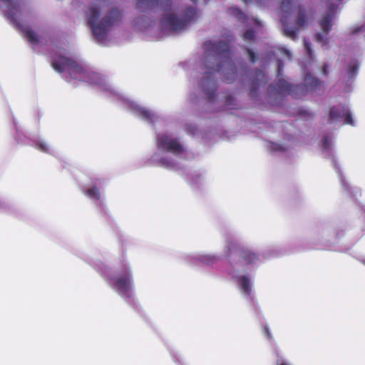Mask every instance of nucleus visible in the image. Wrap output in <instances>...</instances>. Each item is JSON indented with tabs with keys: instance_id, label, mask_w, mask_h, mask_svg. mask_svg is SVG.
Masks as SVG:
<instances>
[{
	"instance_id": "f257e3e1",
	"label": "nucleus",
	"mask_w": 365,
	"mask_h": 365,
	"mask_svg": "<svg viewBox=\"0 0 365 365\" xmlns=\"http://www.w3.org/2000/svg\"><path fill=\"white\" fill-rule=\"evenodd\" d=\"M238 71L232 58L227 42L208 41L205 43V52L192 73V78L203 93L211 112L232 110L239 104L232 94L217 93V80L221 77L228 83L238 78Z\"/></svg>"
},
{
	"instance_id": "f03ea898",
	"label": "nucleus",
	"mask_w": 365,
	"mask_h": 365,
	"mask_svg": "<svg viewBox=\"0 0 365 365\" xmlns=\"http://www.w3.org/2000/svg\"><path fill=\"white\" fill-rule=\"evenodd\" d=\"M136 8L143 14L135 19L138 30L154 40L180 34L199 18L195 6H177L173 0H136Z\"/></svg>"
},
{
	"instance_id": "7ed1b4c3",
	"label": "nucleus",
	"mask_w": 365,
	"mask_h": 365,
	"mask_svg": "<svg viewBox=\"0 0 365 365\" xmlns=\"http://www.w3.org/2000/svg\"><path fill=\"white\" fill-rule=\"evenodd\" d=\"M225 245L222 255L192 253L185 255L184 259L192 265L212 266L224 257L230 263L227 274L231 277L241 294L255 307L252 293V276L243 266H255L261 262L259 255L249 247H241L237 236L232 231L223 233Z\"/></svg>"
},
{
	"instance_id": "20e7f679",
	"label": "nucleus",
	"mask_w": 365,
	"mask_h": 365,
	"mask_svg": "<svg viewBox=\"0 0 365 365\" xmlns=\"http://www.w3.org/2000/svg\"><path fill=\"white\" fill-rule=\"evenodd\" d=\"M51 58L52 67L66 81L71 83L82 81L98 86L108 98L148 124L155 125L163 120L157 112L140 106L119 92L104 76L92 71L81 61L68 58L61 51L51 53Z\"/></svg>"
},
{
	"instance_id": "39448f33",
	"label": "nucleus",
	"mask_w": 365,
	"mask_h": 365,
	"mask_svg": "<svg viewBox=\"0 0 365 365\" xmlns=\"http://www.w3.org/2000/svg\"><path fill=\"white\" fill-rule=\"evenodd\" d=\"M304 46L307 57L304 61H300V66L304 73V84L291 85L284 79L280 78L282 76L284 63L279 58L277 59V82L274 86L270 85L268 88L269 98L274 106H280L286 96L299 99L304 97L309 92L317 93L322 88V82L318 78L312 76L311 73L317 70L319 66L317 65L313 56L311 43L306 38L304 39Z\"/></svg>"
},
{
	"instance_id": "423d86ee",
	"label": "nucleus",
	"mask_w": 365,
	"mask_h": 365,
	"mask_svg": "<svg viewBox=\"0 0 365 365\" xmlns=\"http://www.w3.org/2000/svg\"><path fill=\"white\" fill-rule=\"evenodd\" d=\"M155 146L157 150L150 156L149 161L169 170H183L185 166L179 160H191L194 158V154L182 139L171 133H157Z\"/></svg>"
},
{
	"instance_id": "0eeeda50",
	"label": "nucleus",
	"mask_w": 365,
	"mask_h": 365,
	"mask_svg": "<svg viewBox=\"0 0 365 365\" xmlns=\"http://www.w3.org/2000/svg\"><path fill=\"white\" fill-rule=\"evenodd\" d=\"M111 4L110 0H93L86 10V22L92 31L94 40L102 46L108 44V34L122 21L121 11L114 6L110 8L101 19V12Z\"/></svg>"
},
{
	"instance_id": "6e6552de",
	"label": "nucleus",
	"mask_w": 365,
	"mask_h": 365,
	"mask_svg": "<svg viewBox=\"0 0 365 365\" xmlns=\"http://www.w3.org/2000/svg\"><path fill=\"white\" fill-rule=\"evenodd\" d=\"M94 268L105 279L108 285L130 306L138 309L135 297L134 281L131 267L126 257H120V264L115 273H113L102 262L93 264Z\"/></svg>"
},
{
	"instance_id": "1a4fd4ad",
	"label": "nucleus",
	"mask_w": 365,
	"mask_h": 365,
	"mask_svg": "<svg viewBox=\"0 0 365 365\" xmlns=\"http://www.w3.org/2000/svg\"><path fill=\"white\" fill-rule=\"evenodd\" d=\"M0 10L37 52L41 51L44 39L34 31L27 23L32 22L33 14L23 0H0Z\"/></svg>"
},
{
	"instance_id": "9d476101",
	"label": "nucleus",
	"mask_w": 365,
	"mask_h": 365,
	"mask_svg": "<svg viewBox=\"0 0 365 365\" xmlns=\"http://www.w3.org/2000/svg\"><path fill=\"white\" fill-rule=\"evenodd\" d=\"M284 34L294 40L299 29L307 24V16L299 0H283L279 13Z\"/></svg>"
},
{
	"instance_id": "9b49d317",
	"label": "nucleus",
	"mask_w": 365,
	"mask_h": 365,
	"mask_svg": "<svg viewBox=\"0 0 365 365\" xmlns=\"http://www.w3.org/2000/svg\"><path fill=\"white\" fill-rule=\"evenodd\" d=\"M333 140H334V135L333 134H327L324 135L322 137V153L324 155L325 158L330 159L331 161V163L333 164V166L338 175V177L339 178V180L341 182V186L344 191H346L347 193H349L351 196H355L357 193V191L356 189H353L349 184L348 182H346V179L344 178L340 167L336 161V159L335 158L334 151L333 149Z\"/></svg>"
},
{
	"instance_id": "f8f14e48",
	"label": "nucleus",
	"mask_w": 365,
	"mask_h": 365,
	"mask_svg": "<svg viewBox=\"0 0 365 365\" xmlns=\"http://www.w3.org/2000/svg\"><path fill=\"white\" fill-rule=\"evenodd\" d=\"M230 13L238 21L243 22L245 24L247 29L243 34V38L245 41H252L255 40L257 34L262 32L263 24L258 19L254 17L247 16L237 7L230 8Z\"/></svg>"
},
{
	"instance_id": "ddd939ff",
	"label": "nucleus",
	"mask_w": 365,
	"mask_h": 365,
	"mask_svg": "<svg viewBox=\"0 0 365 365\" xmlns=\"http://www.w3.org/2000/svg\"><path fill=\"white\" fill-rule=\"evenodd\" d=\"M343 0H328L329 6L326 14L320 21L319 25L324 34L317 33L316 34V40L322 43V46L325 49L328 43L327 35L331 29L332 22L336 17L337 8Z\"/></svg>"
},
{
	"instance_id": "4468645a",
	"label": "nucleus",
	"mask_w": 365,
	"mask_h": 365,
	"mask_svg": "<svg viewBox=\"0 0 365 365\" xmlns=\"http://www.w3.org/2000/svg\"><path fill=\"white\" fill-rule=\"evenodd\" d=\"M347 61L341 71L339 83L343 86L345 93H350L353 90L354 83L358 74L359 63L356 58L347 59Z\"/></svg>"
},
{
	"instance_id": "2eb2a0df",
	"label": "nucleus",
	"mask_w": 365,
	"mask_h": 365,
	"mask_svg": "<svg viewBox=\"0 0 365 365\" xmlns=\"http://www.w3.org/2000/svg\"><path fill=\"white\" fill-rule=\"evenodd\" d=\"M329 123L334 126H339L342 124L354 125L350 108L345 104H339L332 106L329 111Z\"/></svg>"
},
{
	"instance_id": "dca6fc26",
	"label": "nucleus",
	"mask_w": 365,
	"mask_h": 365,
	"mask_svg": "<svg viewBox=\"0 0 365 365\" xmlns=\"http://www.w3.org/2000/svg\"><path fill=\"white\" fill-rule=\"evenodd\" d=\"M251 86L250 90V96L252 98L257 97L259 91L262 86H264L268 82V76L262 70L255 71V75L251 77Z\"/></svg>"
},
{
	"instance_id": "f3484780",
	"label": "nucleus",
	"mask_w": 365,
	"mask_h": 365,
	"mask_svg": "<svg viewBox=\"0 0 365 365\" xmlns=\"http://www.w3.org/2000/svg\"><path fill=\"white\" fill-rule=\"evenodd\" d=\"M349 41L353 42V47L361 48L365 46V23L356 24L351 29Z\"/></svg>"
},
{
	"instance_id": "a211bd4d",
	"label": "nucleus",
	"mask_w": 365,
	"mask_h": 365,
	"mask_svg": "<svg viewBox=\"0 0 365 365\" xmlns=\"http://www.w3.org/2000/svg\"><path fill=\"white\" fill-rule=\"evenodd\" d=\"M100 184L99 180L92 182L89 185H85L83 187V192L84 194L93 200L96 206H101L103 207V200L101 197L99 190L97 188V185Z\"/></svg>"
},
{
	"instance_id": "6ab92c4d",
	"label": "nucleus",
	"mask_w": 365,
	"mask_h": 365,
	"mask_svg": "<svg viewBox=\"0 0 365 365\" xmlns=\"http://www.w3.org/2000/svg\"><path fill=\"white\" fill-rule=\"evenodd\" d=\"M31 140L32 142L31 145L35 146L39 150L58 158V153L53 148H51L43 138L36 136Z\"/></svg>"
},
{
	"instance_id": "aec40b11",
	"label": "nucleus",
	"mask_w": 365,
	"mask_h": 365,
	"mask_svg": "<svg viewBox=\"0 0 365 365\" xmlns=\"http://www.w3.org/2000/svg\"><path fill=\"white\" fill-rule=\"evenodd\" d=\"M268 149L273 153H284L287 150V148L284 145H281L274 142H269L267 145Z\"/></svg>"
},
{
	"instance_id": "412c9836",
	"label": "nucleus",
	"mask_w": 365,
	"mask_h": 365,
	"mask_svg": "<svg viewBox=\"0 0 365 365\" xmlns=\"http://www.w3.org/2000/svg\"><path fill=\"white\" fill-rule=\"evenodd\" d=\"M298 115L299 118L304 120H308L310 119H312L313 118V113L310 112L309 110L305 108H300L298 110Z\"/></svg>"
},
{
	"instance_id": "4be33fe9",
	"label": "nucleus",
	"mask_w": 365,
	"mask_h": 365,
	"mask_svg": "<svg viewBox=\"0 0 365 365\" xmlns=\"http://www.w3.org/2000/svg\"><path fill=\"white\" fill-rule=\"evenodd\" d=\"M200 178H201V175L196 172H195L194 173L190 174V175H187L185 176V180L190 184L198 183Z\"/></svg>"
},
{
	"instance_id": "5701e85b",
	"label": "nucleus",
	"mask_w": 365,
	"mask_h": 365,
	"mask_svg": "<svg viewBox=\"0 0 365 365\" xmlns=\"http://www.w3.org/2000/svg\"><path fill=\"white\" fill-rule=\"evenodd\" d=\"M186 131L189 135L195 136L197 138L200 137L198 133V128L194 124H188L186 125Z\"/></svg>"
},
{
	"instance_id": "b1692460",
	"label": "nucleus",
	"mask_w": 365,
	"mask_h": 365,
	"mask_svg": "<svg viewBox=\"0 0 365 365\" xmlns=\"http://www.w3.org/2000/svg\"><path fill=\"white\" fill-rule=\"evenodd\" d=\"M11 205L5 200H0V212L11 213Z\"/></svg>"
},
{
	"instance_id": "393cba45",
	"label": "nucleus",
	"mask_w": 365,
	"mask_h": 365,
	"mask_svg": "<svg viewBox=\"0 0 365 365\" xmlns=\"http://www.w3.org/2000/svg\"><path fill=\"white\" fill-rule=\"evenodd\" d=\"M276 51L283 57L287 58L288 60H291L292 58V53L284 47H277Z\"/></svg>"
},
{
	"instance_id": "a878e982",
	"label": "nucleus",
	"mask_w": 365,
	"mask_h": 365,
	"mask_svg": "<svg viewBox=\"0 0 365 365\" xmlns=\"http://www.w3.org/2000/svg\"><path fill=\"white\" fill-rule=\"evenodd\" d=\"M277 365H292L289 363V361L282 357L278 352H277Z\"/></svg>"
},
{
	"instance_id": "bb28decb",
	"label": "nucleus",
	"mask_w": 365,
	"mask_h": 365,
	"mask_svg": "<svg viewBox=\"0 0 365 365\" xmlns=\"http://www.w3.org/2000/svg\"><path fill=\"white\" fill-rule=\"evenodd\" d=\"M247 56H248L250 62L255 63L257 61V56H256L255 53L252 49L247 48Z\"/></svg>"
},
{
	"instance_id": "cd10ccee",
	"label": "nucleus",
	"mask_w": 365,
	"mask_h": 365,
	"mask_svg": "<svg viewBox=\"0 0 365 365\" xmlns=\"http://www.w3.org/2000/svg\"><path fill=\"white\" fill-rule=\"evenodd\" d=\"M241 70H242V76H246V77H250V73L247 69V66H246V63L245 62H243L242 66H241Z\"/></svg>"
},
{
	"instance_id": "c85d7f7f",
	"label": "nucleus",
	"mask_w": 365,
	"mask_h": 365,
	"mask_svg": "<svg viewBox=\"0 0 365 365\" xmlns=\"http://www.w3.org/2000/svg\"><path fill=\"white\" fill-rule=\"evenodd\" d=\"M264 334L267 336V339H271V333L269 328L267 326H264L263 328Z\"/></svg>"
},
{
	"instance_id": "c756f323",
	"label": "nucleus",
	"mask_w": 365,
	"mask_h": 365,
	"mask_svg": "<svg viewBox=\"0 0 365 365\" xmlns=\"http://www.w3.org/2000/svg\"><path fill=\"white\" fill-rule=\"evenodd\" d=\"M14 125H15L16 130V131H17V133H18L17 140H18L19 142L21 143H26V142H24V141L21 139V135H20V133H20V131H19V128H18V127H17V125H16V124L15 123H14Z\"/></svg>"
},
{
	"instance_id": "7c9ffc66",
	"label": "nucleus",
	"mask_w": 365,
	"mask_h": 365,
	"mask_svg": "<svg viewBox=\"0 0 365 365\" xmlns=\"http://www.w3.org/2000/svg\"><path fill=\"white\" fill-rule=\"evenodd\" d=\"M327 68H328V65H327V64H324V65L323 66V68H322V73H323L324 76H326V75H327V74H328V70H327Z\"/></svg>"
},
{
	"instance_id": "2f4dec72",
	"label": "nucleus",
	"mask_w": 365,
	"mask_h": 365,
	"mask_svg": "<svg viewBox=\"0 0 365 365\" xmlns=\"http://www.w3.org/2000/svg\"><path fill=\"white\" fill-rule=\"evenodd\" d=\"M274 52L272 51L268 54V56L267 57V58L268 60H271V59H272V56H274Z\"/></svg>"
},
{
	"instance_id": "473e14b6",
	"label": "nucleus",
	"mask_w": 365,
	"mask_h": 365,
	"mask_svg": "<svg viewBox=\"0 0 365 365\" xmlns=\"http://www.w3.org/2000/svg\"><path fill=\"white\" fill-rule=\"evenodd\" d=\"M274 254H270V255H264V258H267V257H274Z\"/></svg>"
},
{
	"instance_id": "72a5a7b5",
	"label": "nucleus",
	"mask_w": 365,
	"mask_h": 365,
	"mask_svg": "<svg viewBox=\"0 0 365 365\" xmlns=\"http://www.w3.org/2000/svg\"><path fill=\"white\" fill-rule=\"evenodd\" d=\"M192 2L195 3L197 0H190Z\"/></svg>"
},
{
	"instance_id": "f704fd0d",
	"label": "nucleus",
	"mask_w": 365,
	"mask_h": 365,
	"mask_svg": "<svg viewBox=\"0 0 365 365\" xmlns=\"http://www.w3.org/2000/svg\"><path fill=\"white\" fill-rule=\"evenodd\" d=\"M176 360H177V361H178V363H180V359H177Z\"/></svg>"
},
{
	"instance_id": "c9c22d12",
	"label": "nucleus",
	"mask_w": 365,
	"mask_h": 365,
	"mask_svg": "<svg viewBox=\"0 0 365 365\" xmlns=\"http://www.w3.org/2000/svg\"><path fill=\"white\" fill-rule=\"evenodd\" d=\"M210 0H205L206 3H207Z\"/></svg>"
}]
</instances>
